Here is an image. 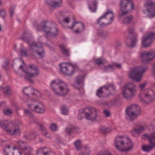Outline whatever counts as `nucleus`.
I'll list each match as a JSON object with an SVG mask.
<instances>
[{
	"label": "nucleus",
	"mask_w": 155,
	"mask_h": 155,
	"mask_svg": "<svg viewBox=\"0 0 155 155\" xmlns=\"http://www.w3.org/2000/svg\"><path fill=\"white\" fill-rule=\"evenodd\" d=\"M30 132H25L23 134V137L28 140H30Z\"/></svg>",
	"instance_id": "obj_51"
},
{
	"label": "nucleus",
	"mask_w": 155,
	"mask_h": 155,
	"mask_svg": "<svg viewBox=\"0 0 155 155\" xmlns=\"http://www.w3.org/2000/svg\"><path fill=\"white\" fill-rule=\"evenodd\" d=\"M74 144L77 150H81L82 148L81 140H76L74 142Z\"/></svg>",
	"instance_id": "obj_37"
},
{
	"label": "nucleus",
	"mask_w": 155,
	"mask_h": 155,
	"mask_svg": "<svg viewBox=\"0 0 155 155\" xmlns=\"http://www.w3.org/2000/svg\"><path fill=\"white\" fill-rule=\"evenodd\" d=\"M0 127L10 135L19 136L21 135V128L13 121L0 120Z\"/></svg>",
	"instance_id": "obj_2"
},
{
	"label": "nucleus",
	"mask_w": 155,
	"mask_h": 155,
	"mask_svg": "<svg viewBox=\"0 0 155 155\" xmlns=\"http://www.w3.org/2000/svg\"><path fill=\"white\" fill-rule=\"evenodd\" d=\"M154 148L150 145H146L143 146L142 147V149L144 151L148 152L153 149Z\"/></svg>",
	"instance_id": "obj_41"
},
{
	"label": "nucleus",
	"mask_w": 155,
	"mask_h": 155,
	"mask_svg": "<svg viewBox=\"0 0 155 155\" xmlns=\"http://www.w3.org/2000/svg\"><path fill=\"white\" fill-rule=\"evenodd\" d=\"M38 133L35 131H32L30 132V140L33 139L35 138L38 135Z\"/></svg>",
	"instance_id": "obj_46"
},
{
	"label": "nucleus",
	"mask_w": 155,
	"mask_h": 155,
	"mask_svg": "<svg viewBox=\"0 0 155 155\" xmlns=\"http://www.w3.org/2000/svg\"><path fill=\"white\" fill-rule=\"evenodd\" d=\"M87 119L94 121L98 116L97 110L93 107H89L83 109V112Z\"/></svg>",
	"instance_id": "obj_15"
},
{
	"label": "nucleus",
	"mask_w": 155,
	"mask_h": 155,
	"mask_svg": "<svg viewBox=\"0 0 155 155\" xmlns=\"http://www.w3.org/2000/svg\"><path fill=\"white\" fill-rule=\"evenodd\" d=\"M61 110L63 114L67 115L69 111L68 109L65 106H63L61 107Z\"/></svg>",
	"instance_id": "obj_47"
},
{
	"label": "nucleus",
	"mask_w": 155,
	"mask_h": 155,
	"mask_svg": "<svg viewBox=\"0 0 155 155\" xmlns=\"http://www.w3.org/2000/svg\"><path fill=\"white\" fill-rule=\"evenodd\" d=\"M45 45L50 49H51L52 48V47L49 44L45 43Z\"/></svg>",
	"instance_id": "obj_64"
},
{
	"label": "nucleus",
	"mask_w": 155,
	"mask_h": 155,
	"mask_svg": "<svg viewBox=\"0 0 155 155\" xmlns=\"http://www.w3.org/2000/svg\"><path fill=\"white\" fill-rule=\"evenodd\" d=\"M35 28L38 31L43 30L47 38L56 37L59 32L55 24L50 20L43 21L39 24L36 25Z\"/></svg>",
	"instance_id": "obj_1"
},
{
	"label": "nucleus",
	"mask_w": 155,
	"mask_h": 155,
	"mask_svg": "<svg viewBox=\"0 0 155 155\" xmlns=\"http://www.w3.org/2000/svg\"><path fill=\"white\" fill-rule=\"evenodd\" d=\"M47 149L46 147H41L38 150L37 153L38 155H44L46 153L45 151Z\"/></svg>",
	"instance_id": "obj_42"
},
{
	"label": "nucleus",
	"mask_w": 155,
	"mask_h": 155,
	"mask_svg": "<svg viewBox=\"0 0 155 155\" xmlns=\"http://www.w3.org/2000/svg\"><path fill=\"white\" fill-rule=\"evenodd\" d=\"M120 7V12L119 13V18H121L127 13L130 9H133L134 8L133 4L131 0H121Z\"/></svg>",
	"instance_id": "obj_13"
},
{
	"label": "nucleus",
	"mask_w": 155,
	"mask_h": 155,
	"mask_svg": "<svg viewBox=\"0 0 155 155\" xmlns=\"http://www.w3.org/2000/svg\"><path fill=\"white\" fill-rule=\"evenodd\" d=\"M14 10L13 9H11V12L10 13V16L12 17L14 13Z\"/></svg>",
	"instance_id": "obj_63"
},
{
	"label": "nucleus",
	"mask_w": 155,
	"mask_h": 155,
	"mask_svg": "<svg viewBox=\"0 0 155 155\" xmlns=\"http://www.w3.org/2000/svg\"><path fill=\"white\" fill-rule=\"evenodd\" d=\"M32 92L33 95L38 98H40L42 96V93L40 91L35 88L33 89Z\"/></svg>",
	"instance_id": "obj_33"
},
{
	"label": "nucleus",
	"mask_w": 155,
	"mask_h": 155,
	"mask_svg": "<svg viewBox=\"0 0 155 155\" xmlns=\"http://www.w3.org/2000/svg\"><path fill=\"white\" fill-rule=\"evenodd\" d=\"M98 34L103 38H107L109 36L108 33L105 31L99 30L98 31Z\"/></svg>",
	"instance_id": "obj_35"
},
{
	"label": "nucleus",
	"mask_w": 155,
	"mask_h": 155,
	"mask_svg": "<svg viewBox=\"0 0 155 155\" xmlns=\"http://www.w3.org/2000/svg\"><path fill=\"white\" fill-rule=\"evenodd\" d=\"M17 143L21 148L22 150L28 145V143L26 142L23 140L18 141H17Z\"/></svg>",
	"instance_id": "obj_40"
},
{
	"label": "nucleus",
	"mask_w": 155,
	"mask_h": 155,
	"mask_svg": "<svg viewBox=\"0 0 155 155\" xmlns=\"http://www.w3.org/2000/svg\"><path fill=\"white\" fill-rule=\"evenodd\" d=\"M155 34L154 33H150L145 35L143 38L142 41V47H147L152 43L153 39L154 37Z\"/></svg>",
	"instance_id": "obj_18"
},
{
	"label": "nucleus",
	"mask_w": 155,
	"mask_h": 155,
	"mask_svg": "<svg viewBox=\"0 0 155 155\" xmlns=\"http://www.w3.org/2000/svg\"><path fill=\"white\" fill-rule=\"evenodd\" d=\"M103 113L107 117H109L110 116V113L109 110H105L104 111Z\"/></svg>",
	"instance_id": "obj_58"
},
{
	"label": "nucleus",
	"mask_w": 155,
	"mask_h": 155,
	"mask_svg": "<svg viewBox=\"0 0 155 155\" xmlns=\"http://www.w3.org/2000/svg\"><path fill=\"white\" fill-rule=\"evenodd\" d=\"M127 115L131 120H133L140 114V108L136 104H132L126 109Z\"/></svg>",
	"instance_id": "obj_12"
},
{
	"label": "nucleus",
	"mask_w": 155,
	"mask_h": 155,
	"mask_svg": "<svg viewBox=\"0 0 155 155\" xmlns=\"http://www.w3.org/2000/svg\"><path fill=\"white\" fill-rule=\"evenodd\" d=\"M46 153L44 154V155H53V153L51 152L50 150H48L47 149V148L46 151Z\"/></svg>",
	"instance_id": "obj_59"
},
{
	"label": "nucleus",
	"mask_w": 155,
	"mask_h": 155,
	"mask_svg": "<svg viewBox=\"0 0 155 155\" xmlns=\"http://www.w3.org/2000/svg\"><path fill=\"white\" fill-rule=\"evenodd\" d=\"M149 143L153 148L155 147V134H153L148 137Z\"/></svg>",
	"instance_id": "obj_32"
},
{
	"label": "nucleus",
	"mask_w": 155,
	"mask_h": 155,
	"mask_svg": "<svg viewBox=\"0 0 155 155\" xmlns=\"http://www.w3.org/2000/svg\"><path fill=\"white\" fill-rule=\"evenodd\" d=\"M104 87H107V89H106V91L107 92H108L109 91L114 90V86L113 85H106L104 86Z\"/></svg>",
	"instance_id": "obj_48"
},
{
	"label": "nucleus",
	"mask_w": 155,
	"mask_h": 155,
	"mask_svg": "<svg viewBox=\"0 0 155 155\" xmlns=\"http://www.w3.org/2000/svg\"><path fill=\"white\" fill-rule=\"evenodd\" d=\"M114 17L112 11L108 10L98 20L97 23L101 25L111 23L114 20Z\"/></svg>",
	"instance_id": "obj_14"
},
{
	"label": "nucleus",
	"mask_w": 155,
	"mask_h": 155,
	"mask_svg": "<svg viewBox=\"0 0 155 155\" xmlns=\"http://www.w3.org/2000/svg\"><path fill=\"white\" fill-rule=\"evenodd\" d=\"M130 41V38L128 37H127L126 41L127 46L130 47H134L136 45V42L137 41V40L136 38H134L131 40L130 44H129Z\"/></svg>",
	"instance_id": "obj_27"
},
{
	"label": "nucleus",
	"mask_w": 155,
	"mask_h": 155,
	"mask_svg": "<svg viewBox=\"0 0 155 155\" xmlns=\"http://www.w3.org/2000/svg\"><path fill=\"white\" fill-rule=\"evenodd\" d=\"M0 16L2 18H4L6 15V13L5 10L2 9L0 10Z\"/></svg>",
	"instance_id": "obj_54"
},
{
	"label": "nucleus",
	"mask_w": 155,
	"mask_h": 155,
	"mask_svg": "<svg viewBox=\"0 0 155 155\" xmlns=\"http://www.w3.org/2000/svg\"><path fill=\"white\" fill-rule=\"evenodd\" d=\"M60 67L61 72L63 74L69 76L72 75L78 68L75 64L65 63H62L60 64Z\"/></svg>",
	"instance_id": "obj_11"
},
{
	"label": "nucleus",
	"mask_w": 155,
	"mask_h": 155,
	"mask_svg": "<svg viewBox=\"0 0 155 155\" xmlns=\"http://www.w3.org/2000/svg\"><path fill=\"white\" fill-rule=\"evenodd\" d=\"M4 114L7 115H11L13 111L12 110L9 108H7L3 110Z\"/></svg>",
	"instance_id": "obj_43"
},
{
	"label": "nucleus",
	"mask_w": 155,
	"mask_h": 155,
	"mask_svg": "<svg viewBox=\"0 0 155 155\" xmlns=\"http://www.w3.org/2000/svg\"><path fill=\"white\" fill-rule=\"evenodd\" d=\"M24 113L28 116L31 117L33 116V114L30 111L27 109L24 110Z\"/></svg>",
	"instance_id": "obj_50"
},
{
	"label": "nucleus",
	"mask_w": 155,
	"mask_h": 155,
	"mask_svg": "<svg viewBox=\"0 0 155 155\" xmlns=\"http://www.w3.org/2000/svg\"><path fill=\"white\" fill-rule=\"evenodd\" d=\"M43 133L44 134V135L45 137H50V136L49 134V133L47 130H46L45 131H44L43 132Z\"/></svg>",
	"instance_id": "obj_60"
},
{
	"label": "nucleus",
	"mask_w": 155,
	"mask_h": 155,
	"mask_svg": "<svg viewBox=\"0 0 155 155\" xmlns=\"http://www.w3.org/2000/svg\"><path fill=\"white\" fill-rule=\"evenodd\" d=\"M116 148L121 152H128L133 147V144L128 137L118 136L114 139Z\"/></svg>",
	"instance_id": "obj_3"
},
{
	"label": "nucleus",
	"mask_w": 155,
	"mask_h": 155,
	"mask_svg": "<svg viewBox=\"0 0 155 155\" xmlns=\"http://www.w3.org/2000/svg\"><path fill=\"white\" fill-rule=\"evenodd\" d=\"M50 128L52 130L55 131L57 130V125L55 124H52L51 125Z\"/></svg>",
	"instance_id": "obj_53"
},
{
	"label": "nucleus",
	"mask_w": 155,
	"mask_h": 155,
	"mask_svg": "<svg viewBox=\"0 0 155 155\" xmlns=\"http://www.w3.org/2000/svg\"><path fill=\"white\" fill-rule=\"evenodd\" d=\"M33 89L31 87H27L24 88L23 90V92L25 94L28 95L31 92H32Z\"/></svg>",
	"instance_id": "obj_45"
},
{
	"label": "nucleus",
	"mask_w": 155,
	"mask_h": 155,
	"mask_svg": "<svg viewBox=\"0 0 155 155\" xmlns=\"http://www.w3.org/2000/svg\"><path fill=\"white\" fill-rule=\"evenodd\" d=\"M4 152L6 155H21V153L15 146L11 148V146L9 144L5 147Z\"/></svg>",
	"instance_id": "obj_19"
},
{
	"label": "nucleus",
	"mask_w": 155,
	"mask_h": 155,
	"mask_svg": "<svg viewBox=\"0 0 155 155\" xmlns=\"http://www.w3.org/2000/svg\"><path fill=\"white\" fill-rule=\"evenodd\" d=\"M27 155H31L33 150V148L28 144L22 150Z\"/></svg>",
	"instance_id": "obj_31"
},
{
	"label": "nucleus",
	"mask_w": 155,
	"mask_h": 155,
	"mask_svg": "<svg viewBox=\"0 0 155 155\" xmlns=\"http://www.w3.org/2000/svg\"><path fill=\"white\" fill-rule=\"evenodd\" d=\"M78 129L74 126H70L67 127L66 129V132L68 134H70L72 133H77Z\"/></svg>",
	"instance_id": "obj_29"
},
{
	"label": "nucleus",
	"mask_w": 155,
	"mask_h": 155,
	"mask_svg": "<svg viewBox=\"0 0 155 155\" xmlns=\"http://www.w3.org/2000/svg\"><path fill=\"white\" fill-rule=\"evenodd\" d=\"M90 153V151L89 147L85 145L84 146L82 149V152L80 153V155H89Z\"/></svg>",
	"instance_id": "obj_36"
},
{
	"label": "nucleus",
	"mask_w": 155,
	"mask_h": 155,
	"mask_svg": "<svg viewBox=\"0 0 155 155\" xmlns=\"http://www.w3.org/2000/svg\"><path fill=\"white\" fill-rule=\"evenodd\" d=\"M137 91L136 84L134 83H128L124 85L121 89V94L125 99H130L136 96Z\"/></svg>",
	"instance_id": "obj_5"
},
{
	"label": "nucleus",
	"mask_w": 155,
	"mask_h": 155,
	"mask_svg": "<svg viewBox=\"0 0 155 155\" xmlns=\"http://www.w3.org/2000/svg\"><path fill=\"white\" fill-rule=\"evenodd\" d=\"M115 100H110L107 101L106 103V104L109 106L113 105L114 104Z\"/></svg>",
	"instance_id": "obj_56"
},
{
	"label": "nucleus",
	"mask_w": 155,
	"mask_h": 155,
	"mask_svg": "<svg viewBox=\"0 0 155 155\" xmlns=\"http://www.w3.org/2000/svg\"><path fill=\"white\" fill-rule=\"evenodd\" d=\"M74 22L70 28L73 30L74 33L81 34L83 32L85 29V26L83 23L81 22H77L75 21V18H73Z\"/></svg>",
	"instance_id": "obj_17"
},
{
	"label": "nucleus",
	"mask_w": 155,
	"mask_h": 155,
	"mask_svg": "<svg viewBox=\"0 0 155 155\" xmlns=\"http://www.w3.org/2000/svg\"><path fill=\"white\" fill-rule=\"evenodd\" d=\"M40 130H41L42 132L46 130V128L43 124H40L39 125Z\"/></svg>",
	"instance_id": "obj_57"
},
{
	"label": "nucleus",
	"mask_w": 155,
	"mask_h": 155,
	"mask_svg": "<svg viewBox=\"0 0 155 155\" xmlns=\"http://www.w3.org/2000/svg\"><path fill=\"white\" fill-rule=\"evenodd\" d=\"M88 4L92 12L95 11L97 9V2L96 0H89Z\"/></svg>",
	"instance_id": "obj_26"
},
{
	"label": "nucleus",
	"mask_w": 155,
	"mask_h": 155,
	"mask_svg": "<svg viewBox=\"0 0 155 155\" xmlns=\"http://www.w3.org/2000/svg\"><path fill=\"white\" fill-rule=\"evenodd\" d=\"M82 112L83 109L82 110V111L80 112L78 116V118L80 120L82 119L84 117V115H83V114H84V113Z\"/></svg>",
	"instance_id": "obj_55"
},
{
	"label": "nucleus",
	"mask_w": 155,
	"mask_h": 155,
	"mask_svg": "<svg viewBox=\"0 0 155 155\" xmlns=\"http://www.w3.org/2000/svg\"><path fill=\"white\" fill-rule=\"evenodd\" d=\"M107 87L104 86L101 87L96 91V94L99 97L108 96L110 94H107L106 89Z\"/></svg>",
	"instance_id": "obj_23"
},
{
	"label": "nucleus",
	"mask_w": 155,
	"mask_h": 155,
	"mask_svg": "<svg viewBox=\"0 0 155 155\" xmlns=\"http://www.w3.org/2000/svg\"><path fill=\"white\" fill-rule=\"evenodd\" d=\"M24 73L25 78L28 81L32 82V78L37 77L39 74L37 68L34 65H30L27 69L26 66L24 64L20 67Z\"/></svg>",
	"instance_id": "obj_10"
},
{
	"label": "nucleus",
	"mask_w": 155,
	"mask_h": 155,
	"mask_svg": "<svg viewBox=\"0 0 155 155\" xmlns=\"http://www.w3.org/2000/svg\"><path fill=\"white\" fill-rule=\"evenodd\" d=\"M95 62L98 65L104 64L105 62V60L103 58H98L96 60Z\"/></svg>",
	"instance_id": "obj_44"
},
{
	"label": "nucleus",
	"mask_w": 155,
	"mask_h": 155,
	"mask_svg": "<svg viewBox=\"0 0 155 155\" xmlns=\"http://www.w3.org/2000/svg\"><path fill=\"white\" fill-rule=\"evenodd\" d=\"M133 17L132 15L127 16L124 18L123 23L125 24H128L133 20Z\"/></svg>",
	"instance_id": "obj_39"
},
{
	"label": "nucleus",
	"mask_w": 155,
	"mask_h": 155,
	"mask_svg": "<svg viewBox=\"0 0 155 155\" xmlns=\"http://www.w3.org/2000/svg\"><path fill=\"white\" fill-rule=\"evenodd\" d=\"M113 129L111 127H101L100 128V130L102 133L106 134L111 132Z\"/></svg>",
	"instance_id": "obj_38"
},
{
	"label": "nucleus",
	"mask_w": 155,
	"mask_h": 155,
	"mask_svg": "<svg viewBox=\"0 0 155 155\" xmlns=\"http://www.w3.org/2000/svg\"><path fill=\"white\" fill-rule=\"evenodd\" d=\"M145 6L150 16L153 17L155 15V4L149 1L146 3Z\"/></svg>",
	"instance_id": "obj_20"
},
{
	"label": "nucleus",
	"mask_w": 155,
	"mask_h": 155,
	"mask_svg": "<svg viewBox=\"0 0 155 155\" xmlns=\"http://www.w3.org/2000/svg\"><path fill=\"white\" fill-rule=\"evenodd\" d=\"M1 90L3 93L7 95H9L11 93V89L8 86H5L2 87Z\"/></svg>",
	"instance_id": "obj_34"
},
{
	"label": "nucleus",
	"mask_w": 155,
	"mask_h": 155,
	"mask_svg": "<svg viewBox=\"0 0 155 155\" xmlns=\"http://www.w3.org/2000/svg\"><path fill=\"white\" fill-rule=\"evenodd\" d=\"M141 60L143 64H149L150 61L155 58V51L150 50L141 53Z\"/></svg>",
	"instance_id": "obj_16"
},
{
	"label": "nucleus",
	"mask_w": 155,
	"mask_h": 155,
	"mask_svg": "<svg viewBox=\"0 0 155 155\" xmlns=\"http://www.w3.org/2000/svg\"><path fill=\"white\" fill-rule=\"evenodd\" d=\"M20 38L29 45L30 51L33 54H36L40 58L44 56L45 52L43 49L41 47H38L37 44L35 41H32L31 38L25 36H22Z\"/></svg>",
	"instance_id": "obj_6"
},
{
	"label": "nucleus",
	"mask_w": 155,
	"mask_h": 155,
	"mask_svg": "<svg viewBox=\"0 0 155 155\" xmlns=\"http://www.w3.org/2000/svg\"><path fill=\"white\" fill-rule=\"evenodd\" d=\"M97 155H112L111 153L107 151H103L98 153Z\"/></svg>",
	"instance_id": "obj_52"
},
{
	"label": "nucleus",
	"mask_w": 155,
	"mask_h": 155,
	"mask_svg": "<svg viewBox=\"0 0 155 155\" xmlns=\"http://www.w3.org/2000/svg\"><path fill=\"white\" fill-rule=\"evenodd\" d=\"M61 51L63 54L66 56H68L70 55L69 50L64 45L60 46Z\"/></svg>",
	"instance_id": "obj_30"
},
{
	"label": "nucleus",
	"mask_w": 155,
	"mask_h": 155,
	"mask_svg": "<svg viewBox=\"0 0 155 155\" xmlns=\"http://www.w3.org/2000/svg\"><path fill=\"white\" fill-rule=\"evenodd\" d=\"M140 101L145 104H149L153 102L155 99V93L152 89H146L141 91L138 95Z\"/></svg>",
	"instance_id": "obj_9"
},
{
	"label": "nucleus",
	"mask_w": 155,
	"mask_h": 155,
	"mask_svg": "<svg viewBox=\"0 0 155 155\" xmlns=\"http://www.w3.org/2000/svg\"><path fill=\"white\" fill-rule=\"evenodd\" d=\"M148 69L147 66H139L131 69L128 75L129 78L136 82L141 81L142 75Z\"/></svg>",
	"instance_id": "obj_7"
},
{
	"label": "nucleus",
	"mask_w": 155,
	"mask_h": 155,
	"mask_svg": "<svg viewBox=\"0 0 155 155\" xmlns=\"http://www.w3.org/2000/svg\"><path fill=\"white\" fill-rule=\"evenodd\" d=\"M134 30L133 29H131L128 30V32L129 34L131 35L134 33Z\"/></svg>",
	"instance_id": "obj_62"
},
{
	"label": "nucleus",
	"mask_w": 155,
	"mask_h": 155,
	"mask_svg": "<svg viewBox=\"0 0 155 155\" xmlns=\"http://www.w3.org/2000/svg\"><path fill=\"white\" fill-rule=\"evenodd\" d=\"M147 83L146 81H144V82L140 84L139 85V87L141 91L144 90L143 89L147 86Z\"/></svg>",
	"instance_id": "obj_49"
},
{
	"label": "nucleus",
	"mask_w": 155,
	"mask_h": 155,
	"mask_svg": "<svg viewBox=\"0 0 155 155\" xmlns=\"http://www.w3.org/2000/svg\"><path fill=\"white\" fill-rule=\"evenodd\" d=\"M51 86L53 91L58 96L66 95L69 92L68 85L60 80H53L51 83Z\"/></svg>",
	"instance_id": "obj_4"
},
{
	"label": "nucleus",
	"mask_w": 155,
	"mask_h": 155,
	"mask_svg": "<svg viewBox=\"0 0 155 155\" xmlns=\"http://www.w3.org/2000/svg\"><path fill=\"white\" fill-rule=\"evenodd\" d=\"M25 102L29 108L32 111L38 114H42L45 111V108L44 105L38 100L28 99Z\"/></svg>",
	"instance_id": "obj_8"
},
{
	"label": "nucleus",
	"mask_w": 155,
	"mask_h": 155,
	"mask_svg": "<svg viewBox=\"0 0 155 155\" xmlns=\"http://www.w3.org/2000/svg\"><path fill=\"white\" fill-rule=\"evenodd\" d=\"M46 4L51 7L59 6L61 2V0H45Z\"/></svg>",
	"instance_id": "obj_22"
},
{
	"label": "nucleus",
	"mask_w": 155,
	"mask_h": 155,
	"mask_svg": "<svg viewBox=\"0 0 155 155\" xmlns=\"http://www.w3.org/2000/svg\"><path fill=\"white\" fill-rule=\"evenodd\" d=\"M122 65L121 64L118 63H114L112 64H110L105 66L103 68V69L106 71H109L112 70L115 67L117 68L120 69L121 68Z\"/></svg>",
	"instance_id": "obj_25"
},
{
	"label": "nucleus",
	"mask_w": 155,
	"mask_h": 155,
	"mask_svg": "<svg viewBox=\"0 0 155 155\" xmlns=\"http://www.w3.org/2000/svg\"><path fill=\"white\" fill-rule=\"evenodd\" d=\"M31 54L32 55H35L37 54H33L29 50V51H27V50L23 46H21L20 48V54L21 56H26L28 54Z\"/></svg>",
	"instance_id": "obj_28"
},
{
	"label": "nucleus",
	"mask_w": 155,
	"mask_h": 155,
	"mask_svg": "<svg viewBox=\"0 0 155 155\" xmlns=\"http://www.w3.org/2000/svg\"><path fill=\"white\" fill-rule=\"evenodd\" d=\"M63 20L64 22H66L67 23H68L70 21V19L68 17L64 18Z\"/></svg>",
	"instance_id": "obj_61"
},
{
	"label": "nucleus",
	"mask_w": 155,
	"mask_h": 155,
	"mask_svg": "<svg viewBox=\"0 0 155 155\" xmlns=\"http://www.w3.org/2000/svg\"><path fill=\"white\" fill-rule=\"evenodd\" d=\"M76 83L74 84V87L77 89H79L82 86L84 80L83 76H78L76 78Z\"/></svg>",
	"instance_id": "obj_24"
},
{
	"label": "nucleus",
	"mask_w": 155,
	"mask_h": 155,
	"mask_svg": "<svg viewBox=\"0 0 155 155\" xmlns=\"http://www.w3.org/2000/svg\"><path fill=\"white\" fill-rule=\"evenodd\" d=\"M145 127L144 125H139L137 127L134 128L132 130L131 134L134 137H138L140 134L145 130Z\"/></svg>",
	"instance_id": "obj_21"
}]
</instances>
